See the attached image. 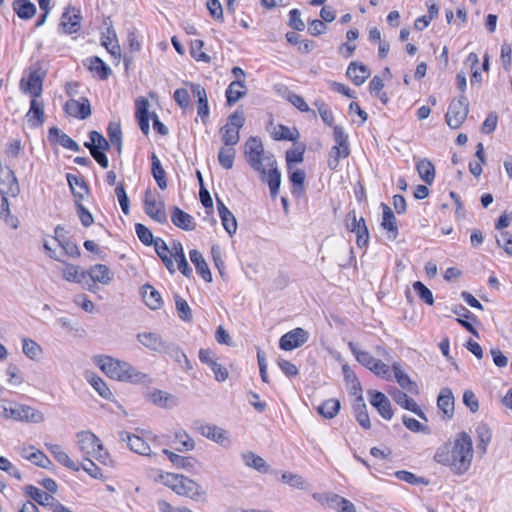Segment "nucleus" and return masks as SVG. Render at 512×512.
I'll list each match as a JSON object with an SVG mask.
<instances>
[{"label": "nucleus", "mask_w": 512, "mask_h": 512, "mask_svg": "<svg viewBox=\"0 0 512 512\" xmlns=\"http://www.w3.org/2000/svg\"><path fill=\"white\" fill-rule=\"evenodd\" d=\"M381 207L383 209L381 226L383 227V229L387 230L388 238L391 240H395L398 236L396 217L388 205H386L385 203H381Z\"/></svg>", "instance_id": "25"}, {"label": "nucleus", "mask_w": 512, "mask_h": 512, "mask_svg": "<svg viewBox=\"0 0 512 512\" xmlns=\"http://www.w3.org/2000/svg\"><path fill=\"white\" fill-rule=\"evenodd\" d=\"M106 31L102 33L101 44L115 58H120L121 48L118 42L116 31L112 25L111 19L108 17L104 20Z\"/></svg>", "instance_id": "12"}, {"label": "nucleus", "mask_w": 512, "mask_h": 512, "mask_svg": "<svg viewBox=\"0 0 512 512\" xmlns=\"http://www.w3.org/2000/svg\"><path fill=\"white\" fill-rule=\"evenodd\" d=\"M347 230L356 234V242L359 247L366 246L369 242V231L363 217L357 219L356 212L350 211L345 220Z\"/></svg>", "instance_id": "8"}, {"label": "nucleus", "mask_w": 512, "mask_h": 512, "mask_svg": "<svg viewBox=\"0 0 512 512\" xmlns=\"http://www.w3.org/2000/svg\"><path fill=\"white\" fill-rule=\"evenodd\" d=\"M85 65L102 80L107 79L112 73L111 68L98 56L88 58Z\"/></svg>", "instance_id": "38"}, {"label": "nucleus", "mask_w": 512, "mask_h": 512, "mask_svg": "<svg viewBox=\"0 0 512 512\" xmlns=\"http://www.w3.org/2000/svg\"><path fill=\"white\" fill-rule=\"evenodd\" d=\"M66 178L73 195L79 200L83 199L84 194L88 192V186L84 179L70 173L66 175Z\"/></svg>", "instance_id": "41"}, {"label": "nucleus", "mask_w": 512, "mask_h": 512, "mask_svg": "<svg viewBox=\"0 0 512 512\" xmlns=\"http://www.w3.org/2000/svg\"><path fill=\"white\" fill-rule=\"evenodd\" d=\"M137 339L143 346L158 353H162L167 343L158 334L153 332L138 333Z\"/></svg>", "instance_id": "26"}, {"label": "nucleus", "mask_w": 512, "mask_h": 512, "mask_svg": "<svg viewBox=\"0 0 512 512\" xmlns=\"http://www.w3.org/2000/svg\"><path fill=\"white\" fill-rule=\"evenodd\" d=\"M348 347L356 360L370 370V367L374 364L376 358H374L369 352L359 349L358 344L350 341Z\"/></svg>", "instance_id": "42"}, {"label": "nucleus", "mask_w": 512, "mask_h": 512, "mask_svg": "<svg viewBox=\"0 0 512 512\" xmlns=\"http://www.w3.org/2000/svg\"><path fill=\"white\" fill-rule=\"evenodd\" d=\"M393 398L394 401L404 409L415 413L421 419L427 420L424 412L420 409V407L417 405L414 399L409 397L406 393L398 390L393 395Z\"/></svg>", "instance_id": "33"}, {"label": "nucleus", "mask_w": 512, "mask_h": 512, "mask_svg": "<svg viewBox=\"0 0 512 512\" xmlns=\"http://www.w3.org/2000/svg\"><path fill=\"white\" fill-rule=\"evenodd\" d=\"M309 333L303 328H295L284 334L279 340V347L285 351H291L307 342Z\"/></svg>", "instance_id": "11"}, {"label": "nucleus", "mask_w": 512, "mask_h": 512, "mask_svg": "<svg viewBox=\"0 0 512 512\" xmlns=\"http://www.w3.org/2000/svg\"><path fill=\"white\" fill-rule=\"evenodd\" d=\"M281 481L295 489L305 490L308 488V482L296 473L284 471L281 474Z\"/></svg>", "instance_id": "45"}, {"label": "nucleus", "mask_w": 512, "mask_h": 512, "mask_svg": "<svg viewBox=\"0 0 512 512\" xmlns=\"http://www.w3.org/2000/svg\"><path fill=\"white\" fill-rule=\"evenodd\" d=\"M162 353L168 354L178 364H184L187 370L191 369L190 361L178 345L167 342Z\"/></svg>", "instance_id": "39"}, {"label": "nucleus", "mask_w": 512, "mask_h": 512, "mask_svg": "<svg viewBox=\"0 0 512 512\" xmlns=\"http://www.w3.org/2000/svg\"><path fill=\"white\" fill-rule=\"evenodd\" d=\"M49 140L51 142L55 141L59 145L64 148H67L74 152H79L81 150L80 146L75 142L71 137L65 134L62 130L57 127H52L49 129Z\"/></svg>", "instance_id": "23"}, {"label": "nucleus", "mask_w": 512, "mask_h": 512, "mask_svg": "<svg viewBox=\"0 0 512 512\" xmlns=\"http://www.w3.org/2000/svg\"><path fill=\"white\" fill-rule=\"evenodd\" d=\"M346 75L356 86H360L370 76V70L362 63L351 62L347 68Z\"/></svg>", "instance_id": "21"}, {"label": "nucleus", "mask_w": 512, "mask_h": 512, "mask_svg": "<svg viewBox=\"0 0 512 512\" xmlns=\"http://www.w3.org/2000/svg\"><path fill=\"white\" fill-rule=\"evenodd\" d=\"M87 279L85 282V287L89 291H94L96 288L95 283H100L102 285L110 284L114 279V273L108 268V266L104 264H96L90 267L89 270L86 271Z\"/></svg>", "instance_id": "7"}, {"label": "nucleus", "mask_w": 512, "mask_h": 512, "mask_svg": "<svg viewBox=\"0 0 512 512\" xmlns=\"http://www.w3.org/2000/svg\"><path fill=\"white\" fill-rule=\"evenodd\" d=\"M110 143L116 146L118 152L122 150V131L117 123H110L107 128Z\"/></svg>", "instance_id": "55"}, {"label": "nucleus", "mask_w": 512, "mask_h": 512, "mask_svg": "<svg viewBox=\"0 0 512 512\" xmlns=\"http://www.w3.org/2000/svg\"><path fill=\"white\" fill-rule=\"evenodd\" d=\"M95 363L111 379L131 383H145L147 381L146 374L138 371L128 362L120 361L111 356H96Z\"/></svg>", "instance_id": "3"}, {"label": "nucleus", "mask_w": 512, "mask_h": 512, "mask_svg": "<svg viewBox=\"0 0 512 512\" xmlns=\"http://www.w3.org/2000/svg\"><path fill=\"white\" fill-rule=\"evenodd\" d=\"M241 458L244 464L260 473H267L269 471V465L259 455L252 451H244L241 453Z\"/></svg>", "instance_id": "34"}, {"label": "nucleus", "mask_w": 512, "mask_h": 512, "mask_svg": "<svg viewBox=\"0 0 512 512\" xmlns=\"http://www.w3.org/2000/svg\"><path fill=\"white\" fill-rule=\"evenodd\" d=\"M469 112V103L465 96L461 95L458 100H453L445 115L447 125L452 129H458Z\"/></svg>", "instance_id": "6"}, {"label": "nucleus", "mask_w": 512, "mask_h": 512, "mask_svg": "<svg viewBox=\"0 0 512 512\" xmlns=\"http://www.w3.org/2000/svg\"><path fill=\"white\" fill-rule=\"evenodd\" d=\"M333 135L336 145L341 146L343 148V158H346L350 152L348 148L347 135L345 134L343 128L340 126H334Z\"/></svg>", "instance_id": "60"}, {"label": "nucleus", "mask_w": 512, "mask_h": 512, "mask_svg": "<svg viewBox=\"0 0 512 512\" xmlns=\"http://www.w3.org/2000/svg\"><path fill=\"white\" fill-rule=\"evenodd\" d=\"M77 443L81 452L90 456L100 447L101 440L90 431H81L77 434Z\"/></svg>", "instance_id": "19"}, {"label": "nucleus", "mask_w": 512, "mask_h": 512, "mask_svg": "<svg viewBox=\"0 0 512 512\" xmlns=\"http://www.w3.org/2000/svg\"><path fill=\"white\" fill-rule=\"evenodd\" d=\"M81 19L80 11L75 7H69L61 16L60 27L66 34L77 33L81 27Z\"/></svg>", "instance_id": "15"}, {"label": "nucleus", "mask_w": 512, "mask_h": 512, "mask_svg": "<svg viewBox=\"0 0 512 512\" xmlns=\"http://www.w3.org/2000/svg\"><path fill=\"white\" fill-rule=\"evenodd\" d=\"M314 106L317 108L323 122L329 126H332L334 123V116L329 106L322 100H316L314 102Z\"/></svg>", "instance_id": "59"}, {"label": "nucleus", "mask_w": 512, "mask_h": 512, "mask_svg": "<svg viewBox=\"0 0 512 512\" xmlns=\"http://www.w3.org/2000/svg\"><path fill=\"white\" fill-rule=\"evenodd\" d=\"M23 353L30 359L37 358L41 353V347L32 339H23Z\"/></svg>", "instance_id": "64"}, {"label": "nucleus", "mask_w": 512, "mask_h": 512, "mask_svg": "<svg viewBox=\"0 0 512 512\" xmlns=\"http://www.w3.org/2000/svg\"><path fill=\"white\" fill-rule=\"evenodd\" d=\"M20 86L25 93L37 98L42 93V78L37 71L31 72L27 81L25 79L20 81Z\"/></svg>", "instance_id": "27"}, {"label": "nucleus", "mask_w": 512, "mask_h": 512, "mask_svg": "<svg viewBox=\"0 0 512 512\" xmlns=\"http://www.w3.org/2000/svg\"><path fill=\"white\" fill-rule=\"evenodd\" d=\"M144 211L154 221L164 224L167 222V213L163 201H157L155 196L146 191L144 199Z\"/></svg>", "instance_id": "10"}, {"label": "nucleus", "mask_w": 512, "mask_h": 512, "mask_svg": "<svg viewBox=\"0 0 512 512\" xmlns=\"http://www.w3.org/2000/svg\"><path fill=\"white\" fill-rule=\"evenodd\" d=\"M145 304L152 310L161 308L163 301L160 293L151 285L145 284L141 288Z\"/></svg>", "instance_id": "35"}, {"label": "nucleus", "mask_w": 512, "mask_h": 512, "mask_svg": "<svg viewBox=\"0 0 512 512\" xmlns=\"http://www.w3.org/2000/svg\"><path fill=\"white\" fill-rule=\"evenodd\" d=\"M27 121L32 127L41 126L45 121L44 105L42 102L33 98L30 102V108L26 114Z\"/></svg>", "instance_id": "31"}, {"label": "nucleus", "mask_w": 512, "mask_h": 512, "mask_svg": "<svg viewBox=\"0 0 512 512\" xmlns=\"http://www.w3.org/2000/svg\"><path fill=\"white\" fill-rule=\"evenodd\" d=\"M245 157L251 168L258 172L261 181L268 184L270 194L275 198L281 185V173L275 156L265 152L260 138L252 136L245 143Z\"/></svg>", "instance_id": "1"}, {"label": "nucleus", "mask_w": 512, "mask_h": 512, "mask_svg": "<svg viewBox=\"0 0 512 512\" xmlns=\"http://www.w3.org/2000/svg\"><path fill=\"white\" fill-rule=\"evenodd\" d=\"M175 442L179 443L176 450L180 452L191 451L195 447L194 440L184 430H179L175 433Z\"/></svg>", "instance_id": "50"}, {"label": "nucleus", "mask_w": 512, "mask_h": 512, "mask_svg": "<svg viewBox=\"0 0 512 512\" xmlns=\"http://www.w3.org/2000/svg\"><path fill=\"white\" fill-rule=\"evenodd\" d=\"M235 155H236V151H235L234 147H232V146L222 147L218 153L219 164L224 169H227V170L231 169L234 164Z\"/></svg>", "instance_id": "47"}, {"label": "nucleus", "mask_w": 512, "mask_h": 512, "mask_svg": "<svg viewBox=\"0 0 512 512\" xmlns=\"http://www.w3.org/2000/svg\"><path fill=\"white\" fill-rule=\"evenodd\" d=\"M370 404L376 408L378 413L386 420L393 417V411L388 397L379 391H368Z\"/></svg>", "instance_id": "16"}, {"label": "nucleus", "mask_w": 512, "mask_h": 512, "mask_svg": "<svg viewBox=\"0 0 512 512\" xmlns=\"http://www.w3.org/2000/svg\"><path fill=\"white\" fill-rule=\"evenodd\" d=\"M173 491L180 495L188 497L192 500H197L200 496L204 495L202 487L194 480L180 476V480L177 485H174Z\"/></svg>", "instance_id": "13"}, {"label": "nucleus", "mask_w": 512, "mask_h": 512, "mask_svg": "<svg viewBox=\"0 0 512 512\" xmlns=\"http://www.w3.org/2000/svg\"><path fill=\"white\" fill-rule=\"evenodd\" d=\"M190 260L194 264L197 273L208 283L212 282V273L203 255L198 250L189 252Z\"/></svg>", "instance_id": "32"}, {"label": "nucleus", "mask_w": 512, "mask_h": 512, "mask_svg": "<svg viewBox=\"0 0 512 512\" xmlns=\"http://www.w3.org/2000/svg\"><path fill=\"white\" fill-rule=\"evenodd\" d=\"M226 101L232 106L247 94V87L244 80L232 81L226 89Z\"/></svg>", "instance_id": "28"}, {"label": "nucleus", "mask_w": 512, "mask_h": 512, "mask_svg": "<svg viewBox=\"0 0 512 512\" xmlns=\"http://www.w3.org/2000/svg\"><path fill=\"white\" fill-rule=\"evenodd\" d=\"M65 112L75 118L84 120L91 115V105L86 97L79 100L70 99L64 105Z\"/></svg>", "instance_id": "14"}, {"label": "nucleus", "mask_w": 512, "mask_h": 512, "mask_svg": "<svg viewBox=\"0 0 512 512\" xmlns=\"http://www.w3.org/2000/svg\"><path fill=\"white\" fill-rule=\"evenodd\" d=\"M472 458V440L466 432L459 434L451 450L443 447L435 454V460L438 463L449 466L458 475L464 474L469 469Z\"/></svg>", "instance_id": "2"}, {"label": "nucleus", "mask_w": 512, "mask_h": 512, "mask_svg": "<svg viewBox=\"0 0 512 512\" xmlns=\"http://www.w3.org/2000/svg\"><path fill=\"white\" fill-rule=\"evenodd\" d=\"M413 289L418 294L419 298L428 305L434 304V298L431 290L426 287L421 281L413 283Z\"/></svg>", "instance_id": "61"}, {"label": "nucleus", "mask_w": 512, "mask_h": 512, "mask_svg": "<svg viewBox=\"0 0 512 512\" xmlns=\"http://www.w3.org/2000/svg\"><path fill=\"white\" fill-rule=\"evenodd\" d=\"M151 160H152L151 172H152L153 178L155 179L159 188L164 190L167 188L166 172H165L164 168L162 167V164L155 153L152 154Z\"/></svg>", "instance_id": "40"}, {"label": "nucleus", "mask_w": 512, "mask_h": 512, "mask_svg": "<svg viewBox=\"0 0 512 512\" xmlns=\"http://www.w3.org/2000/svg\"><path fill=\"white\" fill-rule=\"evenodd\" d=\"M417 172L420 178L431 185L435 179L434 165L427 159H422L416 164Z\"/></svg>", "instance_id": "43"}, {"label": "nucleus", "mask_w": 512, "mask_h": 512, "mask_svg": "<svg viewBox=\"0 0 512 512\" xmlns=\"http://www.w3.org/2000/svg\"><path fill=\"white\" fill-rule=\"evenodd\" d=\"M220 216V219H221V222H222V225L224 227V229L226 230V232L232 236L233 234L236 233L237 231V221H236V218L235 216L233 215V213L231 211H228L226 212L225 214H221L219 215Z\"/></svg>", "instance_id": "62"}, {"label": "nucleus", "mask_w": 512, "mask_h": 512, "mask_svg": "<svg viewBox=\"0 0 512 512\" xmlns=\"http://www.w3.org/2000/svg\"><path fill=\"white\" fill-rule=\"evenodd\" d=\"M63 276L67 281L80 283L84 286L87 279L86 271L79 272L78 267L72 264L66 266Z\"/></svg>", "instance_id": "48"}, {"label": "nucleus", "mask_w": 512, "mask_h": 512, "mask_svg": "<svg viewBox=\"0 0 512 512\" xmlns=\"http://www.w3.org/2000/svg\"><path fill=\"white\" fill-rule=\"evenodd\" d=\"M120 438L127 442L128 447L140 455H150V446L139 436L130 434L129 432L122 431L119 433Z\"/></svg>", "instance_id": "20"}, {"label": "nucleus", "mask_w": 512, "mask_h": 512, "mask_svg": "<svg viewBox=\"0 0 512 512\" xmlns=\"http://www.w3.org/2000/svg\"><path fill=\"white\" fill-rule=\"evenodd\" d=\"M22 456L42 468H46L51 463L49 458L40 450L29 452L25 449Z\"/></svg>", "instance_id": "52"}, {"label": "nucleus", "mask_w": 512, "mask_h": 512, "mask_svg": "<svg viewBox=\"0 0 512 512\" xmlns=\"http://www.w3.org/2000/svg\"><path fill=\"white\" fill-rule=\"evenodd\" d=\"M171 221L175 226L185 231H192L196 227L194 218L176 206L172 208Z\"/></svg>", "instance_id": "22"}, {"label": "nucleus", "mask_w": 512, "mask_h": 512, "mask_svg": "<svg viewBox=\"0 0 512 512\" xmlns=\"http://www.w3.org/2000/svg\"><path fill=\"white\" fill-rule=\"evenodd\" d=\"M437 406L447 418L454 415V395L450 388H442L437 398Z\"/></svg>", "instance_id": "24"}, {"label": "nucleus", "mask_w": 512, "mask_h": 512, "mask_svg": "<svg viewBox=\"0 0 512 512\" xmlns=\"http://www.w3.org/2000/svg\"><path fill=\"white\" fill-rule=\"evenodd\" d=\"M221 132L223 133L222 141L225 146L234 147L240 140L239 130L230 127V125H224L221 128Z\"/></svg>", "instance_id": "56"}, {"label": "nucleus", "mask_w": 512, "mask_h": 512, "mask_svg": "<svg viewBox=\"0 0 512 512\" xmlns=\"http://www.w3.org/2000/svg\"><path fill=\"white\" fill-rule=\"evenodd\" d=\"M202 436L224 446L230 445V439L226 430L213 424H202L198 428Z\"/></svg>", "instance_id": "17"}, {"label": "nucleus", "mask_w": 512, "mask_h": 512, "mask_svg": "<svg viewBox=\"0 0 512 512\" xmlns=\"http://www.w3.org/2000/svg\"><path fill=\"white\" fill-rule=\"evenodd\" d=\"M89 382L101 397L107 400L112 399L113 393L102 378L94 375L90 378Z\"/></svg>", "instance_id": "54"}, {"label": "nucleus", "mask_w": 512, "mask_h": 512, "mask_svg": "<svg viewBox=\"0 0 512 512\" xmlns=\"http://www.w3.org/2000/svg\"><path fill=\"white\" fill-rule=\"evenodd\" d=\"M14 12L20 19L29 20L36 14V6L30 0H14L12 3Z\"/></svg>", "instance_id": "37"}, {"label": "nucleus", "mask_w": 512, "mask_h": 512, "mask_svg": "<svg viewBox=\"0 0 512 512\" xmlns=\"http://www.w3.org/2000/svg\"><path fill=\"white\" fill-rule=\"evenodd\" d=\"M313 498L337 512H356V507L351 501L332 492L314 494Z\"/></svg>", "instance_id": "9"}, {"label": "nucleus", "mask_w": 512, "mask_h": 512, "mask_svg": "<svg viewBox=\"0 0 512 512\" xmlns=\"http://www.w3.org/2000/svg\"><path fill=\"white\" fill-rule=\"evenodd\" d=\"M154 248L157 255L161 258L168 271L172 274L175 273L176 270L172 259V255L170 253V248L168 247L166 242L161 238H156Z\"/></svg>", "instance_id": "36"}, {"label": "nucleus", "mask_w": 512, "mask_h": 512, "mask_svg": "<svg viewBox=\"0 0 512 512\" xmlns=\"http://www.w3.org/2000/svg\"><path fill=\"white\" fill-rule=\"evenodd\" d=\"M6 180L0 183V194L2 197V205L8 206L6 195L15 197L19 194L20 188L14 172L8 169L5 173Z\"/></svg>", "instance_id": "18"}, {"label": "nucleus", "mask_w": 512, "mask_h": 512, "mask_svg": "<svg viewBox=\"0 0 512 512\" xmlns=\"http://www.w3.org/2000/svg\"><path fill=\"white\" fill-rule=\"evenodd\" d=\"M25 493L32 498L36 503L42 506L49 504L50 500H53V496L47 492L40 490L39 488L28 485L25 487Z\"/></svg>", "instance_id": "46"}, {"label": "nucleus", "mask_w": 512, "mask_h": 512, "mask_svg": "<svg viewBox=\"0 0 512 512\" xmlns=\"http://www.w3.org/2000/svg\"><path fill=\"white\" fill-rule=\"evenodd\" d=\"M3 417L30 423H41L45 419L41 411L24 404H15L14 406L3 407Z\"/></svg>", "instance_id": "5"}, {"label": "nucleus", "mask_w": 512, "mask_h": 512, "mask_svg": "<svg viewBox=\"0 0 512 512\" xmlns=\"http://www.w3.org/2000/svg\"><path fill=\"white\" fill-rule=\"evenodd\" d=\"M175 305L178 316L185 322H191L193 319L192 311L185 299L180 297L179 295L175 296Z\"/></svg>", "instance_id": "51"}, {"label": "nucleus", "mask_w": 512, "mask_h": 512, "mask_svg": "<svg viewBox=\"0 0 512 512\" xmlns=\"http://www.w3.org/2000/svg\"><path fill=\"white\" fill-rule=\"evenodd\" d=\"M55 236L52 238L54 244H57L61 247V252L57 253L56 250L52 247L51 243L48 240L44 241V249L48 252L49 256L57 261H63L62 257L64 255L70 257H79L80 249L77 244L69 241L63 236L64 228L58 225L55 230Z\"/></svg>", "instance_id": "4"}, {"label": "nucleus", "mask_w": 512, "mask_h": 512, "mask_svg": "<svg viewBox=\"0 0 512 512\" xmlns=\"http://www.w3.org/2000/svg\"><path fill=\"white\" fill-rule=\"evenodd\" d=\"M204 46V42L202 40L196 39L191 42V56L197 61L210 62V57L202 52V48Z\"/></svg>", "instance_id": "63"}, {"label": "nucleus", "mask_w": 512, "mask_h": 512, "mask_svg": "<svg viewBox=\"0 0 512 512\" xmlns=\"http://www.w3.org/2000/svg\"><path fill=\"white\" fill-rule=\"evenodd\" d=\"M341 408L340 401L335 398L325 400L319 407L318 412L326 419L334 418Z\"/></svg>", "instance_id": "44"}, {"label": "nucleus", "mask_w": 512, "mask_h": 512, "mask_svg": "<svg viewBox=\"0 0 512 512\" xmlns=\"http://www.w3.org/2000/svg\"><path fill=\"white\" fill-rule=\"evenodd\" d=\"M135 231L139 240L146 246L155 245L156 239H154L151 230L141 223L135 225Z\"/></svg>", "instance_id": "57"}, {"label": "nucleus", "mask_w": 512, "mask_h": 512, "mask_svg": "<svg viewBox=\"0 0 512 512\" xmlns=\"http://www.w3.org/2000/svg\"><path fill=\"white\" fill-rule=\"evenodd\" d=\"M352 408L359 425L364 429H370L371 422L367 412V406L362 395H358L355 398Z\"/></svg>", "instance_id": "30"}, {"label": "nucleus", "mask_w": 512, "mask_h": 512, "mask_svg": "<svg viewBox=\"0 0 512 512\" xmlns=\"http://www.w3.org/2000/svg\"><path fill=\"white\" fill-rule=\"evenodd\" d=\"M452 311L458 315L459 317L456 319L457 322L464 327L468 332H470L475 337H479L478 331L474 328V326L468 321H476V317L464 306L458 305L455 306Z\"/></svg>", "instance_id": "29"}, {"label": "nucleus", "mask_w": 512, "mask_h": 512, "mask_svg": "<svg viewBox=\"0 0 512 512\" xmlns=\"http://www.w3.org/2000/svg\"><path fill=\"white\" fill-rule=\"evenodd\" d=\"M392 368H393V371H394V375H395V378L398 382V384L404 388V389H407L408 391H412V386H415V384L411 381V379L409 378V376L407 374H405L401 369H400V365L398 363H393L392 365Z\"/></svg>", "instance_id": "58"}, {"label": "nucleus", "mask_w": 512, "mask_h": 512, "mask_svg": "<svg viewBox=\"0 0 512 512\" xmlns=\"http://www.w3.org/2000/svg\"><path fill=\"white\" fill-rule=\"evenodd\" d=\"M298 137L299 133L296 129H290L285 125H278L273 132V138L275 140L296 141Z\"/></svg>", "instance_id": "49"}, {"label": "nucleus", "mask_w": 512, "mask_h": 512, "mask_svg": "<svg viewBox=\"0 0 512 512\" xmlns=\"http://www.w3.org/2000/svg\"><path fill=\"white\" fill-rule=\"evenodd\" d=\"M477 437L479 440V444L477 448L482 451V453L486 452L487 445L491 441L492 433L489 427L486 424H480L476 428Z\"/></svg>", "instance_id": "53"}]
</instances>
